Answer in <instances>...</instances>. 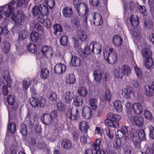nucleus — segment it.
<instances>
[{"label": "nucleus", "instance_id": "1", "mask_svg": "<svg viewBox=\"0 0 154 154\" xmlns=\"http://www.w3.org/2000/svg\"><path fill=\"white\" fill-rule=\"evenodd\" d=\"M79 0H73V5L79 16L83 17V21L86 24L87 23L88 18V5L87 4L84 3L79 4Z\"/></svg>", "mask_w": 154, "mask_h": 154}, {"label": "nucleus", "instance_id": "2", "mask_svg": "<svg viewBox=\"0 0 154 154\" xmlns=\"http://www.w3.org/2000/svg\"><path fill=\"white\" fill-rule=\"evenodd\" d=\"M106 117L107 119L105 121L106 126L113 127L116 128L119 127V121L121 119L120 116L109 112L107 114Z\"/></svg>", "mask_w": 154, "mask_h": 154}, {"label": "nucleus", "instance_id": "3", "mask_svg": "<svg viewBox=\"0 0 154 154\" xmlns=\"http://www.w3.org/2000/svg\"><path fill=\"white\" fill-rule=\"evenodd\" d=\"M126 111L130 116L132 115L133 113L136 115L141 114L143 112V108L140 103H136L132 105L129 102H127L125 104Z\"/></svg>", "mask_w": 154, "mask_h": 154}, {"label": "nucleus", "instance_id": "4", "mask_svg": "<svg viewBox=\"0 0 154 154\" xmlns=\"http://www.w3.org/2000/svg\"><path fill=\"white\" fill-rule=\"evenodd\" d=\"M129 138L133 143L135 148H139L140 145V141L138 137V130L131 126L129 131Z\"/></svg>", "mask_w": 154, "mask_h": 154}, {"label": "nucleus", "instance_id": "5", "mask_svg": "<svg viewBox=\"0 0 154 154\" xmlns=\"http://www.w3.org/2000/svg\"><path fill=\"white\" fill-rule=\"evenodd\" d=\"M79 112L77 109L69 108L66 113V116L71 120H77L79 117Z\"/></svg>", "mask_w": 154, "mask_h": 154}, {"label": "nucleus", "instance_id": "6", "mask_svg": "<svg viewBox=\"0 0 154 154\" xmlns=\"http://www.w3.org/2000/svg\"><path fill=\"white\" fill-rule=\"evenodd\" d=\"M26 17L25 15L23 13L17 16H15L14 14L11 17L12 20L15 22L16 25L20 26L23 24Z\"/></svg>", "mask_w": 154, "mask_h": 154}, {"label": "nucleus", "instance_id": "7", "mask_svg": "<svg viewBox=\"0 0 154 154\" xmlns=\"http://www.w3.org/2000/svg\"><path fill=\"white\" fill-rule=\"evenodd\" d=\"M104 56L107 62L110 65H113L117 62V56L116 53L107 54V53H106L104 54Z\"/></svg>", "mask_w": 154, "mask_h": 154}, {"label": "nucleus", "instance_id": "8", "mask_svg": "<svg viewBox=\"0 0 154 154\" xmlns=\"http://www.w3.org/2000/svg\"><path fill=\"white\" fill-rule=\"evenodd\" d=\"M41 53L44 57L48 58L51 57L53 52L51 47L49 46L44 45L42 46L41 48Z\"/></svg>", "mask_w": 154, "mask_h": 154}, {"label": "nucleus", "instance_id": "9", "mask_svg": "<svg viewBox=\"0 0 154 154\" xmlns=\"http://www.w3.org/2000/svg\"><path fill=\"white\" fill-rule=\"evenodd\" d=\"M94 24L97 26H99L103 23L101 16L99 14L96 12H92L91 14Z\"/></svg>", "mask_w": 154, "mask_h": 154}, {"label": "nucleus", "instance_id": "10", "mask_svg": "<svg viewBox=\"0 0 154 154\" xmlns=\"http://www.w3.org/2000/svg\"><path fill=\"white\" fill-rule=\"evenodd\" d=\"M92 49V53L94 54H98L102 51V45L99 42H91L90 44Z\"/></svg>", "mask_w": 154, "mask_h": 154}, {"label": "nucleus", "instance_id": "11", "mask_svg": "<svg viewBox=\"0 0 154 154\" xmlns=\"http://www.w3.org/2000/svg\"><path fill=\"white\" fill-rule=\"evenodd\" d=\"M83 117L86 119H89L93 117V112L91 109L88 106L83 107L82 110Z\"/></svg>", "mask_w": 154, "mask_h": 154}, {"label": "nucleus", "instance_id": "12", "mask_svg": "<svg viewBox=\"0 0 154 154\" xmlns=\"http://www.w3.org/2000/svg\"><path fill=\"white\" fill-rule=\"evenodd\" d=\"M90 45L89 46H85L84 48V50H80L79 52V56L82 59H86L88 55H90L92 53V49H91Z\"/></svg>", "mask_w": 154, "mask_h": 154}, {"label": "nucleus", "instance_id": "13", "mask_svg": "<svg viewBox=\"0 0 154 154\" xmlns=\"http://www.w3.org/2000/svg\"><path fill=\"white\" fill-rule=\"evenodd\" d=\"M74 94L70 91H66L62 96L63 101L66 104H70L74 97Z\"/></svg>", "mask_w": 154, "mask_h": 154}, {"label": "nucleus", "instance_id": "14", "mask_svg": "<svg viewBox=\"0 0 154 154\" xmlns=\"http://www.w3.org/2000/svg\"><path fill=\"white\" fill-rule=\"evenodd\" d=\"M66 69V66L63 64H57L54 67V71L55 73L58 75L63 74Z\"/></svg>", "mask_w": 154, "mask_h": 154}, {"label": "nucleus", "instance_id": "15", "mask_svg": "<svg viewBox=\"0 0 154 154\" xmlns=\"http://www.w3.org/2000/svg\"><path fill=\"white\" fill-rule=\"evenodd\" d=\"M41 119L42 123L45 125H49L52 122V115L48 113L44 114Z\"/></svg>", "mask_w": 154, "mask_h": 154}, {"label": "nucleus", "instance_id": "16", "mask_svg": "<svg viewBox=\"0 0 154 154\" xmlns=\"http://www.w3.org/2000/svg\"><path fill=\"white\" fill-rule=\"evenodd\" d=\"M3 78L7 83V86L8 87H11V86L12 80L11 79L8 71L7 70H5L2 72Z\"/></svg>", "mask_w": 154, "mask_h": 154}, {"label": "nucleus", "instance_id": "17", "mask_svg": "<svg viewBox=\"0 0 154 154\" xmlns=\"http://www.w3.org/2000/svg\"><path fill=\"white\" fill-rule=\"evenodd\" d=\"M63 16L67 18L72 17L73 15V11L72 8L70 7L64 8L62 10Z\"/></svg>", "mask_w": 154, "mask_h": 154}, {"label": "nucleus", "instance_id": "18", "mask_svg": "<svg viewBox=\"0 0 154 154\" xmlns=\"http://www.w3.org/2000/svg\"><path fill=\"white\" fill-rule=\"evenodd\" d=\"M1 8L5 10L4 11L5 12V15L6 16L9 17L12 14L14 10V8L12 6L10 5H5L1 7Z\"/></svg>", "mask_w": 154, "mask_h": 154}, {"label": "nucleus", "instance_id": "19", "mask_svg": "<svg viewBox=\"0 0 154 154\" xmlns=\"http://www.w3.org/2000/svg\"><path fill=\"white\" fill-rule=\"evenodd\" d=\"M81 63V60L79 57L76 56H73L72 54L71 65L74 67H77L79 66Z\"/></svg>", "mask_w": 154, "mask_h": 154}, {"label": "nucleus", "instance_id": "20", "mask_svg": "<svg viewBox=\"0 0 154 154\" xmlns=\"http://www.w3.org/2000/svg\"><path fill=\"white\" fill-rule=\"evenodd\" d=\"M133 90L131 88L127 87L123 90L122 94L125 98L129 99L133 94Z\"/></svg>", "mask_w": 154, "mask_h": 154}, {"label": "nucleus", "instance_id": "21", "mask_svg": "<svg viewBox=\"0 0 154 154\" xmlns=\"http://www.w3.org/2000/svg\"><path fill=\"white\" fill-rule=\"evenodd\" d=\"M88 128V124L87 122L85 121H82L80 122L79 125V128L82 133L87 134Z\"/></svg>", "mask_w": 154, "mask_h": 154}, {"label": "nucleus", "instance_id": "22", "mask_svg": "<svg viewBox=\"0 0 154 154\" xmlns=\"http://www.w3.org/2000/svg\"><path fill=\"white\" fill-rule=\"evenodd\" d=\"M93 74L94 80L96 82H100L102 78L101 71L98 69H94L93 70Z\"/></svg>", "mask_w": 154, "mask_h": 154}, {"label": "nucleus", "instance_id": "23", "mask_svg": "<svg viewBox=\"0 0 154 154\" xmlns=\"http://www.w3.org/2000/svg\"><path fill=\"white\" fill-rule=\"evenodd\" d=\"M72 145L71 140L68 139H64L61 142V146L62 148L65 149H69Z\"/></svg>", "mask_w": 154, "mask_h": 154}, {"label": "nucleus", "instance_id": "24", "mask_svg": "<svg viewBox=\"0 0 154 154\" xmlns=\"http://www.w3.org/2000/svg\"><path fill=\"white\" fill-rule=\"evenodd\" d=\"M133 122L137 126L140 127L142 126L143 123V119L141 117L134 116L133 118Z\"/></svg>", "mask_w": 154, "mask_h": 154}, {"label": "nucleus", "instance_id": "25", "mask_svg": "<svg viewBox=\"0 0 154 154\" xmlns=\"http://www.w3.org/2000/svg\"><path fill=\"white\" fill-rule=\"evenodd\" d=\"M121 70L123 76L126 75L128 76L131 75V69L129 66L125 64L123 65L121 67Z\"/></svg>", "mask_w": 154, "mask_h": 154}, {"label": "nucleus", "instance_id": "26", "mask_svg": "<svg viewBox=\"0 0 154 154\" xmlns=\"http://www.w3.org/2000/svg\"><path fill=\"white\" fill-rule=\"evenodd\" d=\"M123 42L122 38L119 35H115L112 38L113 43L115 45L119 46L121 45Z\"/></svg>", "mask_w": 154, "mask_h": 154}, {"label": "nucleus", "instance_id": "27", "mask_svg": "<svg viewBox=\"0 0 154 154\" xmlns=\"http://www.w3.org/2000/svg\"><path fill=\"white\" fill-rule=\"evenodd\" d=\"M73 104L76 107L81 106L83 104L82 98L79 96L75 97L73 99Z\"/></svg>", "mask_w": 154, "mask_h": 154}, {"label": "nucleus", "instance_id": "28", "mask_svg": "<svg viewBox=\"0 0 154 154\" xmlns=\"http://www.w3.org/2000/svg\"><path fill=\"white\" fill-rule=\"evenodd\" d=\"M145 59L144 64L145 67L147 69H150L154 64V61L151 57Z\"/></svg>", "mask_w": 154, "mask_h": 154}, {"label": "nucleus", "instance_id": "29", "mask_svg": "<svg viewBox=\"0 0 154 154\" xmlns=\"http://www.w3.org/2000/svg\"><path fill=\"white\" fill-rule=\"evenodd\" d=\"M142 54L145 58L151 57L152 54V52L149 48H143L142 50Z\"/></svg>", "mask_w": 154, "mask_h": 154}, {"label": "nucleus", "instance_id": "30", "mask_svg": "<svg viewBox=\"0 0 154 154\" xmlns=\"http://www.w3.org/2000/svg\"><path fill=\"white\" fill-rule=\"evenodd\" d=\"M49 71L46 68H42L40 73L41 78L43 80L46 79L49 76Z\"/></svg>", "mask_w": 154, "mask_h": 154}, {"label": "nucleus", "instance_id": "31", "mask_svg": "<svg viewBox=\"0 0 154 154\" xmlns=\"http://www.w3.org/2000/svg\"><path fill=\"white\" fill-rule=\"evenodd\" d=\"M102 141L101 139L97 138L95 142L93 143L91 148L94 150H98L100 149V146Z\"/></svg>", "mask_w": 154, "mask_h": 154}, {"label": "nucleus", "instance_id": "32", "mask_svg": "<svg viewBox=\"0 0 154 154\" xmlns=\"http://www.w3.org/2000/svg\"><path fill=\"white\" fill-rule=\"evenodd\" d=\"M144 91L146 92V95L148 97H151L154 93V90L150 85H147L145 86Z\"/></svg>", "mask_w": 154, "mask_h": 154}, {"label": "nucleus", "instance_id": "33", "mask_svg": "<svg viewBox=\"0 0 154 154\" xmlns=\"http://www.w3.org/2000/svg\"><path fill=\"white\" fill-rule=\"evenodd\" d=\"M114 109L119 112H122V103L120 100H116L114 103Z\"/></svg>", "mask_w": 154, "mask_h": 154}, {"label": "nucleus", "instance_id": "34", "mask_svg": "<svg viewBox=\"0 0 154 154\" xmlns=\"http://www.w3.org/2000/svg\"><path fill=\"white\" fill-rule=\"evenodd\" d=\"M3 51L4 53L7 54L9 53L10 48V44L7 41H4L2 46Z\"/></svg>", "mask_w": 154, "mask_h": 154}, {"label": "nucleus", "instance_id": "35", "mask_svg": "<svg viewBox=\"0 0 154 154\" xmlns=\"http://www.w3.org/2000/svg\"><path fill=\"white\" fill-rule=\"evenodd\" d=\"M129 20L132 26L136 27L139 24V22L137 17H134V18L133 15H131L129 18Z\"/></svg>", "mask_w": 154, "mask_h": 154}, {"label": "nucleus", "instance_id": "36", "mask_svg": "<svg viewBox=\"0 0 154 154\" xmlns=\"http://www.w3.org/2000/svg\"><path fill=\"white\" fill-rule=\"evenodd\" d=\"M113 146L116 150H120L122 147L121 139L119 138L115 139L114 140Z\"/></svg>", "mask_w": 154, "mask_h": 154}, {"label": "nucleus", "instance_id": "37", "mask_svg": "<svg viewBox=\"0 0 154 154\" xmlns=\"http://www.w3.org/2000/svg\"><path fill=\"white\" fill-rule=\"evenodd\" d=\"M78 93L79 96L85 97L87 94V91L86 88L84 87H79L78 90Z\"/></svg>", "mask_w": 154, "mask_h": 154}, {"label": "nucleus", "instance_id": "38", "mask_svg": "<svg viewBox=\"0 0 154 154\" xmlns=\"http://www.w3.org/2000/svg\"><path fill=\"white\" fill-rule=\"evenodd\" d=\"M29 103L33 107L39 106V100L36 97H32L29 99Z\"/></svg>", "mask_w": 154, "mask_h": 154}, {"label": "nucleus", "instance_id": "39", "mask_svg": "<svg viewBox=\"0 0 154 154\" xmlns=\"http://www.w3.org/2000/svg\"><path fill=\"white\" fill-rule=\"evenodd\" d=\"M131 126H122L121 130L122 131L123 134L125 135V137L126 139L129 138V131L130 129Z\"/></svg>", "mask_w": 154, "mask_h": 154}, {"label": "nucleus", "instance_id": "40", "mask_svg": "<svg viewBox=\"0 0 154 154\" xmlns=\"http://www.w3.org/2000/svg\"><path fill=\"white\" fill-rule=\"evenodd\" d=\"M76 81L75 77L73 74H70L68 76H67L66 79V82L70 84H74Z\"/></svg>", "mask_w": 154, "mask_h": 154}, {"label": "nucleus", "instance_id": "41", "mask_svg": "<svg viewBox=\"0 0 154 154\" xmlns=\"http://www.w3.org/2000/svg\"><path fill=\"white\" fill-rule=\"evenodd\" d=\"M39 6L40 11L41 13V14L47 15L49 13V8L44 4L40 5Z\"/></svg>", "mask_w": 154, "mask_h": 154}, {"label": "nucleus", "instance_id": "42", "mask_svg": "<svg viewBox=\"0 0 154 154\" xmlns=\"http://www.w3.org/2000/svg\"><path fill=\"white\" fill-rule=\"evenodd\" d=\"M39 38V34L38 32L35 31H33L30 34L31 40L34 42H36Z\"/></svg>", "mask_w": 154, "mask_h": 154}, {"label": "nucleus", "instance_id": "43", "mask_svg": "<svg viewBox=\"0 0 154 154\" xmlns=\"http://www.w3.org/2000/svg\"><path fill=\"white\" fill-rule=\"evenodd\" d=\"M29 32L25 30L22 31L19 34L18 39L20 41H22L25 39L28 35Z\"/></svg>", "mask_w": 154, "mask_h": 154}, {"label": "nucleus", "instance_id": "44", "mask_svg": "<svg viewBox=\"0 0 154 154\" xmlns=\"http://www.w3.org/2000/svg\"><path fill=\"white\" fill-rule=\"evenodd\" d=\"M78 37L79 39L82 41L85 40L87 38V35L85 32L82 30H79L78 32Z\"/></svg>", "mask_w": 154, "mask_h": 154}, {"label": "nucleus", "instance_id": "45", "mask_svg": "<svg viewBox=\"0 0 154 154\" xmlns=\"http://www.w3.org/2000/svg\"><path fill=\"white\" fill-rule=\"evenodd\" d=\"M39 6H38L35 5L32 8V15L35 16H36L38 15L41 14V11H40Z\"/></svg>", "mask_w": 154, "mask_h": 154}, {"label": "nucleus", "instance_id": "46", "mask_svg": "<svg viewBox=\"0 0 154 154\" xmlns=\"http://www.w3.org/2000/svg\"><path fill=\"white\" fill-rule=\"evenodd\" d=\"M53 29L54 30L53 33L55 35L57 34L58 32H61L63 31L61 25L57 23H55L53 25Z\"/></svg>", "mask_w": 154, "mask_h": 154}, {"label": "nucleus", "instance_id": "47", "mask_svg": "<svg viewBox=\"0 0 154 154\" xmlns=\"http://www.w3.org/2000/svg\"><path fill=\"white\" fill-rule=\"evenodd\" d=\"M106 134L110 140L113 139L114 136V130L108 128L106 130Z\"/></svg>", "mask_w": 154, "mask_h": 154}, {"label": "nucleus", "instance_id": "48", "mask_svg": "<svg viewBox=\"0 0 154 154\" xmlns=\"http://www.w3.org/2000/svg\"><path fill=\"white\" fill-rule=\"evenodd\" d=\"M8 131L11 134L14 133L16 131V126L14 123H11L8 125Z\"/></svg>", "mask_w": 154, "mask_h": 154}, {"label": "nucleus", "instance_id": "49", "mask_svg": "<svg viewBox=\"0 0 154 154\" xmlns=\"http://www.w3.org/2000/svg\"><path fill=\"white\" fill-rule=\"evenodd\" d=\"M68 37L66 35H63L60 38L59 41L61 45L63 46H66L68 42Z\"/></svg>", "mask_w": 154, "mask_h": 154}, {"label": "nucleus", "instance_id": "50", "mask_svg": "<svg viewBox=\"0 0 154 154\" xmlns=\"http://www.w3.org/2000/svg\"><path fill=\"white\" fill-rule=\"evenodd\" d=\"M90 105L92 108L94 110L97 109V102L96 98H92L89 101Z\"/></svg>", "mask_w": 154, "mask_h": 154}, {"label": "nucleus", "instance_id": "51", "mask_svg": "<svg viewBox=\"0 0 154 154\" xmlns=\"http://www.w3.org/2000/svg\"><path fill=\"white\" fill-rule=\"evenodd\" d=\"M44 4L48 8L51 9L54 6L55 2L54 0H45Z\"/></svg>", "mask_w": 154, "mask_h": 154}, {"label": "nucleus", "instance_id": "52", "mask_svg": "<svg viewBox=\"0 0 154 154\" xmlns=\"http://www.w3.org/2000/svg\"><path fill=\"white\" fill-rule=\"evenodd\" d=\"M27 48L29 51L33 53L36 52L37 50L35 45L33 43H30L28 45Z\"/></svg>", "mask_w": 154, "mask_h": 154}, {"label": "nucleus", "instance_id": "53", "mask_svg": "<svg viewBox=\"0 0 154 154\" xmlns=\"http://www.w3.org/2000/svg\"><path fill=\"white\" fill-rule=\"evenodd\" d=\"M138 137L139 140H141L143 141L145 140L146 139V134L144 130L140 129L139 131L138 130Z\"/></svg>", "mask_w": 154, "mask_h": 154}, {"label": "nucleus", "instance_id": "54", "mask_svg": "<svg viewBox=\"0 0 154 154\" xmlns=\"http://www.w3.org/2000/svg\"><path fill=\"white\" fill-rule=\"evenodd\" d=\"M20 131L23 136H25L27 133L26 125L25 124H22L20 127Z\"/></svg>", "mask_w": 154, "mask_h": 154}, {"label": "nucleus", "instance_id": "55", "mask_svg": "<svg viewBox=\"0 0 154 154\" xmlns=\"http://www.w3.org/2000/svg\"><path fill=\"white\" fill-rule=\"evenodd\" d=\"M112 97V94L109 90H106L104 95V100L107 102H109Z\"/></svg>", "mask_w": 154, "mask_h": 154}, {"label": "nucleus", "instance_id": "56", "mask_svg": "<svg viewBox=\"0 0 154 154\" xmlns=\"http://www.w3.org/2000/svg\"><path fill=\"white\" fill-rule=\"evenodd\" d=\"M32 27L33 29L38 31H41L42 33L43 31L42 26L39 23H35L33 24Z\"/></svg>", "mask_w": 154, "mask_h": 154}, {"label": "nucleus", "instance_id": "57", "mask_svg": "<svg viewBox=\"0 0 154 154\" xmlns=\"http://www.w3.org/2000/svg\"><path fill=\"white\" fill-rule=\"evenodd\" d=\"M144 24L146 28L148 29H151L153 26V22L150 19L146 20Z\"/></svg>", "mask_w": 154, "mask_h": 154}, {"label": "nucleus", "instance_id": "58", "mask_svg": "<svg viewBox=\"0 0 154 154\" xmlns=\"http://www.w3.org/2000/svg\"><path fill=\"white\" fill-rule=\"evenodd\" d=\"M31 83V80L29 78H28L26 80L23 82V88L26 90H27Z\"/></svg>", "mask_w": 154, "mask_h": 154}, {"label": "nucleus", "instance_id": "59", "mask_svg": "<svg viewBox=\"0 0 154 154\" xmlns=\"http://www.w3.org/2000/svg\"><path fill=\"white\" fill-rule=\"evenodd\" d=\"M54 126L56 130H59L63 128V124L58 122L57 119H56L55 121L54 120Z\"/></svg>", "mask_w": 154, "mask_h": 154}, {"label": "nucleus", "instance_id": "60", "mask_svg": "<svg viewBox=\"0 0 154 154\" xmlns=\"http://www.w3.org/2000/svg\"><path fill=\"white\" fill-rule=\"evenodd\" d=\"M90 5L93 7H101L100 3L99 0H90Z\"/></svg>", "mask_w": 154, "mask_h": 154}, {"label": "nucleus", "instance_id": "61", "mask_svg": "<svg viewBox=\"0 0 154 154\" xmlns=\"http://www.w3.org/2000/svg\"><path fill=\"white\" fill-rule=\"evenodd\" d=\"M144 116L147 119L151 120L153 118L152 113L151 112L147 109H146L144 112Z\"/></svg>", "mask_w": 154, "mask_h": 154}, {"label": "nucleus", "instance_id": "62", "mask_svg": "<svg viewBox=\"0 0 154 154\" xmlns=\"http://www.w3.org/2000/svg\"><path fill=\"white\" fill-rule=\"evenodd\" d=\"M115 76L118 78L122 79V78L123 75L122 74V72L119 69H116L114 72Z\"/></svg>", "mask_w": 154, "mask_h": 154}, {"label": "nucleus", "instance_id": "63", "mask_svg": "<svg viewBox=\"0 0 154 154\" xmlns=\"http://www.w3.org/2000/svg\"><path fill=\"white\" fill-rule=\"evenodd\" d=\"M8 103L10 105H12L15 101V98L14 96L9 95L7 98Z\"/></svg>", "mask_w": 154, "mask_h": 154}, {"label": "nucleus", "instance_id": "64", "mask_svg": "<svg viewBox=\"0 0 154 154\" xmlns=\"http://www.w3.org/2000/svg\"><path fill=\"white\" fill-rule=\"evenodd\" d=\"M138 9L139 11L143 14V16L146 15L147 14V11L145 6L139 5Z\"/></svg>", "mask_w": 154, "mask_h": 154}]
</instances>
